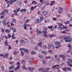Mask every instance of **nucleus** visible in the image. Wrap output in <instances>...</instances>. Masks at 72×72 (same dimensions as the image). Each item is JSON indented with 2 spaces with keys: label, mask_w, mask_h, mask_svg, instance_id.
<instances>
[{
  "label": "nucleus",
  "mask_w": 72,
  "mask_h": 72,
  "mask_svg": "<svg viewBox=\"0 0 72 72\" xmlns=\"http://www.w3.org/2000/svg\"><path fill=\"white\" fill-rule=\"evenodd\" d=\"M64 39L65 40V42H70L72 41V39L68 37H64Z\"/></svg>",
  "instance_id": "nucleus-1"
},
{
  "label": "nucleus",
  "mask_w": 72,
  "mask_h": 72,
  "mask_svg": "<svg viewBox=\"0 0 72 72\" xmlns=\"http://www.w3.org/2000/svg\"><path fill=\"white\" fill-rule=\"evenodd\" d=\"M22 68L24 69H25L26 70H27V69H28L29 70H30V71H34L35 69V68H32L31 67H28V69L27 68H26V67H25V64H24L23 65V66H22Z\"/></svg>",
  "instance_id": "nucleus-2"
},
{
  "label": "nucleus",
  "mask_w": 72,
  "mask_h": 72,
  "mask_svg": "<svg viewBox=\"0 0 72 72\" xmlns=\"http://www.w3.org/2000/svg\"><path fill=\"white\" fill-rule=\"evenodd\" d=\"M68 61L66 62V63L67 64H68V66L72 67V59L69 58L68 59Z\"/></svg>",
  "instance_id": "nucleus-3"
},
{
  "label": "nucleus",
  "mask_w": 72,
  "mask_h": 72,
  "mask_svg": "<svg viewBox=\"0 0 72 72\" xmlns=\"http://www.w3.org/2000/svg\"><path fill=\"white\" fill-rule=\"evenodd\" d=\"M46 28H44L45 30V31H43L42 32L43 33V36H44V37H48V35H47L46 33H48L47 31L46 30H47V28L46 27H45Z\"/></svg>",
  "instance_id": "nucleus-4"
},
{
  "label": "nucleus",
  "mask_w": 72,
  "mask_h": 72,
  "mask_svg": "<svg viewBox=\"0 0 72 72\" xmlns=\"http://www.w3.org/2000/svg\"><path fill=\"white\" fill-rule=\"evenodd\" d=\"M20 64H21L19 62H18L17 63V67L16 68H15L14 69V70L15 71H18L19 69V66H20Z\"/></svg>",
  "instance_id": "nucleus-5"
},
{
  "label": "nucleus",
  "mask_w": 72,
  "mask_h": 72,
  "mask_svg": "<svg viewBox=\"0 0 72 72\" xmlns=\"http://www.w3.org/2000/svg\"><path fill=\"white\" fill-rule=\"evenodd\" d=\"M13 0H11L10 1H8L7 2V4H8V6L7 7H9V6L10 5V4H13Z\"/></svg>",
  "instance_id": "nucleus-6"
},
{
  "label": "nucleus",
  "mask_w": 72,
  "mask_h": 72,
  "mask_svg": "<svg viewBox=\"0 0 72 72\" xmlns=\"http://www.w3.org/2000/svg\"><path fill=\"white\" fill-rule=\"evenodd\" d=\"M59 58H62L63 60H65V59H66V56L63 55H59Z\"/></svg>",
  "instance_id": "nucleus-7"
},
{
  "label": "nucleus",
  "mask_w": 72,
  "mask_h": 72,
  "mask_svg": "<svg viewBox=\"0 0 72 72\" xmlns=\"http://www.w3.org/2000/svg\"><path fill=\"white\" fill-rule=\"evenodd\" d=\"M24 26H23V27L25 30H27V26H30L29 24H24Z\"/></svg>",
  "instance_id": "nucleus-8"
},
{
  "label": "nucleus",
  "mask_w": 72,
  "mask_h": 72,
  "mask_svg": "<svg viewBox=\"0 0 72 72\" xmlns=\"http://www.w3.org/2000/svg\"><path fill=\"white\" fill-rule=\"evenodd\" d=\"M68 48H69L68 51L67 53H69V52H70V51H71V45H70V44H68Z\"/></svg>",
  "instance_id": "nucleus-9"
},
{
  "label": "nucleus",
  "mask_w": 72,
  "mask_h": 72,
  "mask_svg": "<svg viewBox=\"0 0 72 72\" xmlns=\"http://www.w3.org/2000/svg\"><path fill=\"white\" fill-rule=\"evenodd\" d=\"M35 23H39L41 22V20L39 19H36L35 20Z\"/></svg>",
  "instance_id": "nucleus-10"
},
{
  "label": "nucleus",
  "mask_w": 72,
  "mask_h": 72,
  "mask_svg": "<svg viewBox=\"0 0 72 72\" xmlns=\"http://www.w3.org/2000/svg\"><path fill=\"white\" fill-rule=\"evenodd\" d=\"M26 11H27V10L25 9H22L20 10L21 13H25Z\"/></svg>",
  "instance_id": "nucleus-11"
},
{
  "label": "nucleus",
  "mask_w": 72,
  "mask_h": 72,
  "mask_svg": "<svg viewBox=\"0 0 72 72\" xmlns=\"http://www.w3.org/2000/svg\"><path fill=\"white\" fill-rule=\"evenodd\" d=\"M54 44L55 45H60V42H55Z\"/></svg>",
  "instance_id": "nucleus-12"
},
{
  "label": "nucleus",
  "mask_w": 72,
  "mask_h": 72,
  "mask_svg": "<svg viewBox=\"0 0 72 72\" xmlns=\"http://www.w3.org/2000/svg\"><path fill=\"white\" fill-rule=\"evenodd\" d=\"M15 67V66H14V65H12L9 67V69H13Z\"/></svg>",
  "instance_id": "nucleus-13"
},
{
  "label": "nucleus",
  "mask_w": 72,
  "mask_h": 72,
  "mask_svg": "<svg viewBox=\"0 0 72 72\" xmlns=\"http://www.w3.org/2000/svg\"><path fill=\"white\" fill-rule=\"evenodd\" d=\"M62 29H63V28L60 26L57 27V30L58 31H62Z\"/></svg>",
  "instance_id": "nucleus-14"
},
{
  "label": "nucleus",
  "mask_w": 72,
  "mask_h": 72,
  "mask_svg": "<svg viewBox=\"0 0 72 72\" xmlns=\"http://www.w3.org/2000/svg\"><path fill=\"white\" fill-rule=\"evenodd\" d=\"M36 32H38L37 35H40L41 33V32L39 31V29L37 30Z\"/></svg>",
  "instance_id": "nucleus-15"
},
{
  "label": "nucleus",
  "mask_w": 72,
  "mask_h": 72,
  "mask_svg": "<svg viewBox=\"0 0 72 72\" xmlns=\"http://www.w3.org/2000/svg\"><path fill=\"white\" fill-rule=\"evenodd\" d=\"M45 69V68L44 67L38 69V71H43Z\"/></svg>",
  "instance_id": "nucleus-16"
},
{
  "label": "nucleus",
  "mask_w": 72,
  "mask_h": 72,
  "mask_svg": "<svg viewBox=\"0 0 72 72\" xmlns=\"http://www.w3.org/2000/svg\"><path fill=\"white\" fill-rule=\"evenodd\" d=\"M47 13L48 12L46 11L43 12L42 13L43 15H44L45 16H46V15Z\"/></svg>",
  "instance_id": "nucleus-17"
},
{
  "label": "nucleus",
  "mask_w": 72,
  "mask_h": 72,
  "mask_svg": "<svg viewBox=\"0 0 72 72\" xmlns=\"http://www.w3.org/2000/svg\"><path fill=\"white\" fill-rule=\"evenodd\" d=\"M58 10L60 12H63V8L62 7H60L58 8Z\"/></svg>",
  "instance_id": "nucleus-18"
},
{
  "label": "nucleus",
  "mask_w": 72,
  "mask_h": 72,
  "mask_svg": "<svg viewBox=\"0 0 72 72\" xmlns=\"http://www.w3.org/2000/svg\"><path fill=\"white\" fill-rule=\"evenodd\" d=\"M14 14L15 15H18V14L17 13V11L16 10H14Z\"/></svg>",
  "instance_id": "nucleus-19"
},
{
  "label": "nucleus",
  "mask_w": 72,
  "mask_h": 72,
  "mask_svg": "<svg viewBox=\"0 0 72 72\" xmlns=\"http://www.w3.org/2000/svg\"><path fill=\"white\" fill-rule=\"evenodd\" d=\"M12 22H13V23H16V22H17V21L14 18H12Z\"/></svg>",
  "instance_id": "nucleus-20"
},
{
  "label": "nucleus",
  "mask_w": 72,
  "mask_h": 72,
  "mask_svg": "<svg viewBox=\"0 0 72 72\" xmlns=\"http://www.w3.org/2000/svg\"><path fill=\"white\" fill-rule=\"evenodd\" d=\"M20 42L21 44H24L25 43V41L23 39H21L20 40Z\"/></svg>",
  "instance_id": "nucleus-21"
},
{
  "label": "nucleus",
  "mask_w": 72,
  "mask_h": 72,
  "mask_svg": "<svg viewBox=\"0 0 72 72\" xmlns=\"http://www.w3.org/2000/svg\"><path fill=\"white\" fill-rule=\"evenodd\" d=\"M8 57V54L7 53H6L5 55H4V57L5 58H7Z\"/></svg>",
  "instance_id": "nucleus-22"
},
{
  "label": "nucleus",
  "mask_w": 72,
  "mask_h": 72,
  "mask_svg": "<svg viewBox=\"0 0 72 72\" xmlns=\"http://www.w3.org/2000/svg\"><path fill=\"white\" fill-rule=\"evenodd\" d=\"M51 3L50 4V6H52L53 5H54L55 3V1H51Z\"/></svg>",
  "instance_id": "nucleus-23"
},
{
  "label": "nucleus",
  "mask_w": 72,
  "mask_h": 72,
  "mask_svg": "<svg viewBox=\"0 0 72 72\" xmlns=\"http://www.w3.org/2000/svg\"><path fill=\"white\" fill-rule=\"evenodd\" d=\"M11 37H12V39H15V37H14V33L12 35H11Z\"/></svg>",
  "instance_id": "nucleus-24"
},
{
  "label": "nucleus",
  "mask_w": 72,
  "mask_h": 72,
  "mask_svg": "<svg viewBox=\"0 0 72 72\" xmlns=\"http://www.w3.org/2000/svg\"><path fill=\"white\" fill-rule=\"evenodd\" d=\"M42 42H40L38 44V45L39 46L41 47V46H42Z\"/></svg>",
  "instance_id": "nucleus-25"
},
{
  "label": "nucleus",
  "mask_w": 72,
  "mask_h": 72,
  "mask_svg": "<svg viewBox=\"0 0 72 72\" xmlns=\"http://www.w3.org/2000/svg\"><path fill=\"white\" fill-rule=\"evenodd\" d=\"M4 45L5 46H8V42H7V40H6L5 42Z\"/></svg>",
  "instance_id": "nucleus-26"
},
{
  "label": "nucleus",
  "mask_w": 72,
  "mask_h": 72,
  "mask_svg": "<svg viewBox=\"0 0 72 72\" xmlns=\"http://www.w3.org/2000/svg\"><path fill=\"white\" fill-rule=\"evenodd\" d=\"M57 24H58V26H60H60H63V25L61 23H58Z\"/></svg>",
  "instance_id": "nucleus-27"
},
{
  "label": "nucleus",
  "mask_w": 72,
  "mask_h": 72,
  "mask_svg": "<svg viewBox=\"0 0 72 72\" xmlns=\"http://www.w3.org/2000/svg\"><path fill=\"white\" fill-rule=\"evenodd\" d=\"M32 4H33L34 5H35V4H37V2H36L35 1H33L32 2Z\"/></svg>",
  "instance_id": "nucleus-28"
},
{
  "label": "nucleus",
  "mask_w": 72,
  "mask_h": 72,
  "mask_svg": "<svg viewBox=\"0 0 72 72\" xmlns=\"http://www.w3.org/2000/svg\"><path fill=\"white\" fill-rule=\"evenodd\" d=\"M62 69L63 71H68L67 69V67L65 68H62Z\"/></svg>",
  "instance_id": "nucleus-29"
},
{
  "label": "nucleus",
  "mask_w": 72,
  "mask_h": 72,
  "mask_svg": "<svg viewBox=\"0 0 72 72\" xmlns=\"http://www.w3.org/2000/svg\"><path fill=\"white\" fill-rule=\"evenodd\" d=\"M10 30L9 29H6L5 30L6 32H7V33H10Z\"/></svg>",
  "instance_id": "nucleus-30"
},
{
  "label": "nucleus",
  "mask_w": 72,
  "mask_h": 72,
  "mask_svg": "<svg viewBox=\"0 0 72 72\" xmlns=\"http://www.w3.org/2000/svg\"><path fill=\"white\" fill-rule=\"evenodd\" d=\"M67 16L68 17V18H70V17H71V14L68 13L67 14Z\"/></svg>",
  "instance_id": "nucleus-31"
},
{
  "label": "nucleus",
  "mask_w": 72,
  "mask_h": 72,
  "mask_svg": "<svg viewBox=\"0 0 72 72\" xmlns=\"http://www.w3.org/2000/svg\"><path fill=\"white\" fill-rule=\"evenodd\" d=\"M67 70L69 71H71V68L70 67H67Z\"/></svg>",
  "instance_id": "nucleus-32"
},
{
  "label": "nucleus",
  "mask_w": 72,
  "mask_h": 72,
  "mask_svg": "<svg viewBox=\"0 0 72 72\" xmlns=\"http://www.w3.org/2000/svg\"><path fill=\"white\" fill-rule=\"evenodd\" d=\"M2 24H3V25H4V26H6V25H7V23H6V22H2Z\"/></svg>",
  "instance_id": "nucleus-33"
},
{
  "label": "nucleus",
  "mask_w": 72,
  "mask_h": 72,
  "mask_svg": "<svg viewBox=\"0 0 72 72\" xmlns=\"http://www.w3.org/2000/svg\"><path fill=\"white\" fill-rule=\"evenodd\" d=\"M4 29H3V28H1V32H2V33H4Z\"/></svg>",
  "instance_id": "nucleus-34"
},
{
  "label": "nucleus",
  "mask_w": 72,
  "mask_h": 72,
  "mask_svg": "<svg viewBox=\"0 0 72 72\" xmlns=\"http://www.w3.org/2000/svg\"><path fill=\"white\" fill-rule=\"evenodd\" d=\"M30 10L31 11H32L33 9H34V7L33 6H32L31 8H30Z\"/></svg>",
  "instance_id": "nucleus-35"
},
{
  "label": "nucleus",
  "mask_w": 72,
  "mask_h": 72,
  "mask_svg": "<svg viewBox=\"0 0 72 72\" xmlns=\"http://www.w3.org/2000/svg\"><path fill=\"white\" fill-rule=\"evenodd\" d=\"M64 23L65 24H67L69 23V22L68 21H67L66 22H64Z\"/></svg>",
  "instance_id": "nucleus-36"
},
{
  "label": "nucleus",
  "mask_w": 72,
  "mask_h": 72,
  "mask_svg": "<svg viewBox=\"0 0 72 72\" xmlns=\"http://www.w3.org/2000/svg\"><path fill=\"white\" fill-rule=\"evenodd\" d=\"M13 53L14 55H17V52L16 51H14Z\"/></svg>",
  "instance_id": "nucleus-37"
},
{
  "label": "nucleus",
  "mask_w": 72,
  "mask_h": 72,
  "mask_svg": "<svg viewBox=\"0 0 72 72\" xmlns=\"http://www.w3.org/2000/svg\"><path fill=\"white\" fill-rule=\"evenodd\" d=\"M49 68H47L46 69L45 72H48L49 71Z\"/></svg>",
  "instance_id": "nucleus-38"
},
{
  "label": "nucleus",
  "mask_w": 72,
  "mask_h": 72,
  "mask_svg": "<svg viewBox=\"0 0 72 72\" xmlns=\"http://www.w3.org/2000/svg\"><path fill=\"white\" fill-rule=\"evenodd\" d=\"M38 56L39 57V58H42L44 57V56H41V55L40 54H39Z\"/></svg>",
  "instance_id": "nucleus-39"
},
{
  "label": "nucleus",
  "mask_w": 72,
  "mask_h": 72,
  "mask_svg": "<svg viewBox=\"0 0 72 72\" xmlns=\"http://www.w3.org/2000/svg\"><path fill=\"white\" fill-rule=\"evenodd\" d=\"M42 53L43 54H46L47 53L46 52H45L44 51H42Z\"/></svg>",
  "instance_id": "nucleus-40"
},
{
  "label": "nucleus",
  "mask_w": 72,
  "mask_h": 72,
  "mask_svg": "<svg viewBox=\"0 0 72 72\" xmlns=\"http://www.w3.org/2000/svg\"><path fill=\"white\" fill-rule=\"evenodd\" d=\"M31 54H32V55H35L36 54V52L33 51L32 52Z\"/></svg>",
  "instance_id": "nucleus-41"
},
{
  "label": "nucleus",
  "mask_w": 72,
  "mask_h": 72,
  "mask_svg": "<svg viewBox=\"0 0 72 72\" xmlns=\"http://www.w3.org/2000/svg\"><path fill=\"white\" fill-rule=\"evenodd\" d=\"M40 19L41 21H42L43 20H44V17H40Z\"/></svg>",
  "instance_id": "nucleus-42"
},
{
  "label": "nucleus",
  "mask_w": 72,
  "mask_h": 72,
  "mask_svg": "<svg viewBox=\"0 0 72 72\" xmlns=\"http://www.w3.org/2000/svg\"><path fill=\"white\" fill-rule=\"evenodd\" d=\"M52 46H53V45L51 44H49L48 45V47H49V48H51V47Z\"/></svg>",
  "instance_id": "nucleus-43"
},
{
  "label": "nucleus",
  "mask_w": 72,
  "mask_h": 72,
  "mask_svg": "<svg viewBox=\"0 0 72 72\" xmlns=\"http://www.w3.org/2000/svg\"><path fill=\"white\" fill-rule=\"evenodd\" d=\"M24 52L26 53H28V50L27 49H24Z\"/></svg>",
  "instance_id": "nucleus-44"
},
{
  "label": "nucleus",
  "mask_w": 72,
  "mask_h": 72,
  "mask_svg": "<svg viewBox=\"0 0 72 72\" xmlns=\"http://www.w3.org/2000/svg\"><path fill=\"white\" fill-rule=\"evenodd\" d=\"M1 14L2 15H5V12H1Z\"/></svg>",
  "instance_id": "nucleus-45"
},
{
  "label": "nucleus",
  "mask_w": 72,
  "mask_h": 72,
  "mask_svg": "<svg viewBox=\"0 0 72 72\" xmlns=\"http://www.w3.org/2000/svg\"><path fill=\"white\" fill-rule=\"evenodd\" d=\"M10 28L11 30H13V29H14V28L13 27V26H11L10 27Z\"/></svg>",
  "instance_id": "nucleus-46"
},
{
  "label": "nucleus",
  "mask_w": 72,
  "mask_h": 72,
  "mask_svg": "<svg viewBox=\"0 0 72 72\" xmlns=\"http://www.w3.org/2000/svg\"><path fill=\"white\" fill-rule=\"evenodd\" d=\"M56 69H58V72H60V68H57Z\"/></svg>",
  "instance_id": "nucleus-47"
},
{
  "label": "nucleus",
  "mask_w": 72,
  "mask_h": 72,
  "mask_svg": "<svg viewBox=\"0 0 72 72\" xmlns=\"http://www.w3.org/2000/svg\"><path fill=\"white\" fill-rule=\"evenodd\" d=\"M56 67H57V65H56L54 66H53L51 68H56Z\"/></svg>",
  "instance_id": "nucleus-48"
},
{
  "label": "nucleus",
  "mask_w": 72,
  "mask_h": 72,
  "mask_svg": "<svg viewBox=\"0 0 72 72\" xmlns=\"http://www.w3.org/2000/svg\"><path fill=\"white\" fill-rule=\"evenodd\" d=\"M33 58H31L30 59V61L32 63V62L33 61Z\"/></svg>",
  "instance_id": "nucleus-49"
},
{
  "label": "nucleus",
  "mask_w": 72,
  "mask_h": 72,
  "mask_svg": "<svg viewBox=\"0 0 72 72\" xmlns=\"http://www.w3.org/2000/svg\"><path fill=\"white\" fill-rule=\"evenodd\" d=\"M20 50H21V51H22V50H24V48H20L19 49Z\"/></svg>",
  "instance_id": "nucleus-50"
},
{
  "label": "nucleus",
  "mask_w": 72,
  "mask_h": 72,
  "mask_svg": "<svg viewBox=\"0 0 72 72\" xmlns=\"http://www.w3.org/2000/svg\"><path fill=\"white\" fill-rule=\"evenodd\" d=\"M61 33H63V34L64 33V34H66V32L64 31H62L61 32Z\"/></svg>",
  "instance_id": "nucleus-51"
},
{
  "label": "nucleus",
  "mask_w": 72,
  "mask_h": 72,
  "mask_svg": "<svg viewBox=\"0 0 72 72\" xmlns=\"http://www.w3.org/2000/svg\"><path fill=\"white\" fill-rule=\"evenodd\" d=\"M48 52L49 53H52L53 51L51 50H49L48 51Z\"/></svg>",
  "instance_id": "nucleus-52"
},
{
  "label": "nucleus",
  "mask_w": 72,
  "mask_h": 72,
  "mask_svg": "<svg viewBox=\"0 0 72 72\" xmlns=\"http://www.w3.org/2000/svg\"><path fill=\"white\" fill-rule=\"evenodd\" d=\"M68 27L67 26H64L63 27V29H67Z\"/></svg>",
  "instance_id": "nucleus-53"
},
{
  "label": "nucleus",
  "mask_w": 72,
  "mask_h": 72,
  "mask_svg": "<svg viewBox=\"0 0 72 72\" xmlns=\"http://www.w3.org/2000/svg\"><path fill=\"white\" fill-rule=\"evenodd\" d=\"M12 36L10 35V34H9L8 35V38H10Z\"/></svg>",
  "instance_id": "nucleus-54"
},
{
  "label": "nucleus",
  "mask_w": 72,
  "mask_h": 72,
  "mask_svg": "<svg viewBox=\"0 0 72 72\" xmlns=\"http://www.w3.org/2000/svg\"><path fill=\"white\" fill-rule=\"evenodd\" d=\"M2 71H4V66H2Z\"/></svg>",
  "instance_id": "nucleus-55"
},
{
  "label": "nucleus",
  "mask_w": 72,
  "mask_h": 72,
  "mask_svg": "<svg viewBox=\"0 0 72 72\" xmlns=\"http://www.w3.org/2000/svg\"><path fill=\"white\" fill-rule=\"evenodd\" d=\"M30 20L28 19L26 20V22L28 23V22H30Z\"/></svg>",
  "instance_id": "nucleus-56"
},
{
  "label": "nucleus",
  "mask_w": 72,
  "mask_h": 72,
  "mask_svg": "<svg viewBox=\"0 0 72 72\" xmlns=\"http://www.w3.org/2000/svg\"><path fill=\"white\" fill-rule=\"evenodd\" d=\"M42 63H43V64H46V61H45V60H44L43 61H42Z\"/></svg>",
  "instance_id": "nucleus-57"
},
{
  "label": "nucleus",
  "mask_w": 72,
  "mask_h": 72,
  "mask_svg": "<svg viewBox=\"0 0 72 72\" xmlns=\"http://www.w3.org/2000/svg\"><path fill=\"white\" fill-rule=\"evenodd\" d=\"M4 11L5 13H7L8 12V11L6 10H4Z\"/></svg>",
  "instance_id": "nucleus-58"
},
{
  "label": "nucleus",
  "mask_w": 72,
  "mask_h": 72,
  "mask_svg": "<svg viewBox=\"0 0 72 72\" xmlns=\"http://www.w3.org/2000/svg\"><path fill=\"white\" fill-rule=\"evenodd\" d=\"M52 26H49L48 27V28H49V29H51V28H52Z\"/></svg>",
  "instance_id": "nucleus-59"
},
{
  "label": "nucleus",
  "mask_w": 72,
  "mask_h": 72,
  "mask_svg": "<svg viewBox=\"0 0 72 72\" xmlns=\"http://www.w3.org/2000/svg\"><path fill=\"white\" fill-rule=\"evenodd\" d=\"M22 3H19V4H18V5L19 6H20V7H21V4H22Z\"/></svg>",
  "instance_id": "nucleus-60"
},
{
  "label": "nucleus",
  "mask_w": 72,
  "mask_h": 72,
  "mask_svg": "<svg viewBox=\"0 0 72 72\" xmlns=\"http://www.w3.org/2000/svg\"><path fill=\"white\" fill-rule=\"evenodd\" d=\"M21 55H24V53H23L22 52V51H21Z\"/></svg>",
  "instance_id": "nucleus-61"
},
{
  "label": "nucleus",
  "mask_w": 72,
  "mask_h": 72,
  "mask_svg": "<svg viewBox=\"0 0 72 72\" xmlns=\"http://www.w3.org/2000/svg\"><path fill=\"white\" fill-rule=\"evenodd\" d=\"M8 47H9L8 50H10V49H12V47H11L10 46H9Z\"/></svg>",
  "instance_id": "nucleus-62"
},
{
  "label": "nucleus",
  "mask_w": 72,
  "mask_h": 72,
  "mask_svg": "<svg viewBox=\"0 0 72 72\" xmlns=\"http://www.w3.org/2000/svg\"><path fill=\"white\" fill-rule=\"evenodd\" d=\"M6 19H7V17H4V19H3L5 21H6Z\"/></svg>",
  "instance_id": "nucleus-63"
},
{
  "label": "nucleus",
  "mask_w": 72,
  "mask_h": 72,
  "mask_svg": "<svg viewBox=\"0 0 72 72\" xmlns=\"http://www.w3.org/2000/svg\"><path fill=\"white\" fill-rule=\"evenodd\" d=\"M53 21H56L57 18H53Z\"/></svg>",
  "instance_id": "nucleus-64"
}]
</instances>
